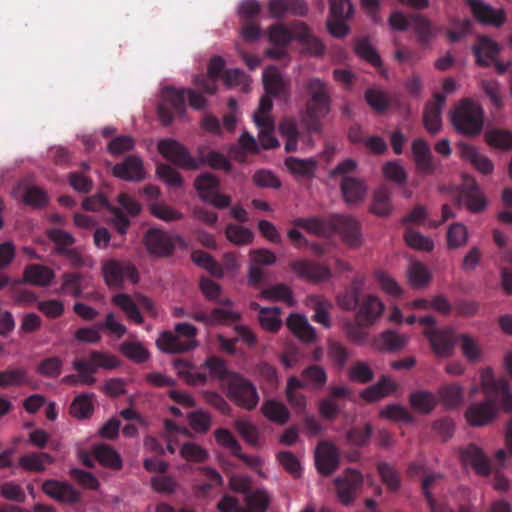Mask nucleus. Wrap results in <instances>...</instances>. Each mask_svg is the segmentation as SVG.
Here are the masks:
<instances>
[{
  "label": "nucleus",
  "instance_id": "obj_47",
  "mask_svg": "<svg viewBox=\"0 0 512 512\" xmlns=\"http://www.w3.org/2000/svg\"><path fill=\"white\" fill-rule=\"evenodd\" d=\"M279 132L286 138L285 151L295 152L297 149V142L300 138L298 124L294 118H285L279 124Z\"/></svg>",
  "mask_w": 512,
  "mask_h": 512
},
{
  "label": "nucleus",
  "instance_id": "obj_57",
  "mask_svg": "<svg viewBox=\"0 0 512 512\" xmlns=\"http://www.w3.org/2000/svg\"><path fill=\"white\" fill-rule=\"evenodd\" d=\"M404 239L407 245L415 250L431 252L434 249V241L414 229L408 228Z\"/></svg>",
  "mask_w": 512,
  "mask_h": 512
},
{
  "label": "nucleus",
  "instance_id": "obj_16",
  "mask_svg": "<svg viewBox=\"0 0 512 512\" xmlns=\"http://www.w3.org/2000/svg\"><path fill=\"white\" fill-rule=\"evenodd\" d=\"M267 9L271 18L282 20L288 14L295 17H305L309 12L305 0H270Z\"/></svg>",
  "mask_w": 512,
  "mask_h": 512
},
{
  "label": "nucleus",
  "instance_id": "obj_31",
  "mask_svg": "<svg viewBox=\"0 0 512 512\" xmlns=\"http://www.w3.org/2000/svg\"><path fill=\"white\" fill-rule=\"evenodd\" d=\"M54 278L55 272L42 264H29L23 271V281L39 287L49 286Z\"/></svg>",
  "mask_w": 512,
  "mask_h": 512
},
{
  "label": "nucleus",
  "instance_id": "obj_21",
  "mask_svg": "<svg viewBox=\"0 0 512 512\" xmlns=\"http://www.w3.org/2000/svg\"><path fill=\"white\" fill-rule=\"evenodd\" d=\"M411 148L417 171L424 175L433 174L436 163L428 143L422 138H417L413 140Z\"/></svg>",
  "mask_w": 512,
  "mask_h": 512
},
{
  "label": "nucleus",
  "instance_id": "obj_38",
  "mask_svg": "<svg viewBox=\"0 0 512 512\" xmlns=\"http://www.w3.org/2000/svg\"><path fill=\"white\" fill-rule=\"evenodd\" d=\"M62 284L59 293L79 298L86 288L85 276L79 272H65L62 276Z\"/></svg>",
  "mask_w": 512,
  "mask_h": 512
},
{
  "label": "nucleus",
  "instance_id": "obj_8",
  "mask_svg": "<svg viewBox=\"0 0 512 512\" xmlns=\"http://www.w3.org/2000/svg\"><path fill=\"white\" fill-rule=\"evenodd\" d=\"M224 389L226 396L242 409L252 411L259 403L260 397L256 386L241 374L232 376Z\"/></svg>",
  "mask_w": 512,
  "mask_h": 512
},
{
  "label": "nucleus",
  "instance_id": "obj_12",
  "mask_svg": "<svg viewBox=\"0 0 512 512\" xmlns=\"http://www.w3.org/2000/svg\"><path fill=\"white\" fill-rule=\"evenodd\" d=\"M105 281L110 287H120L124 280L137 283L139 273L135 265L130 262L109 260L103 265Z\"/></svg>",
  "mask_w": 512,
  "mask_h": 512
},
{
  "label": "nucleus",
  "instance_id": "obj_56",
  "mask_svg": "<svg viewBox=\"0 0 512 512\" xmlns=\"http://www.w3.org/2000/svg\"><path fill=\"white\" fill-rule=\"evenodd\" d=\"M93 411L92 395H79L70 405V413L77 419H87L92 415Z\"/></svg>",
  "mask_w": 512,
  "mask_h": 512
},
{
  "label": "nucleus",
  "instance_id": "obj_55",
  "mask_svg": "<svg viewBox=\"0 0 512 512\" xmlns=\"http://www.w3.org/2000/svg\"><path fill=\"white\" fill-rule=\"evenodd\" d=\"M448 249H457L466 245L469 233L467 227L459 222L449 226L446 234Z\"/></svg>",
  "mask_w": 512,
  "mask_h": 512
},
{
  "label": "nucleus",
  "instance_id": "obj_62",
  "mask_svg": "<svg viewBox=\"0 0 512 512\" xmlns=\"http://www.w3.org/2000/svg\"><path fill=\"white\" fill-rule=\"evenodd\" d=\"M450 28L446 31L450 42L456 43L466 37L472 29V22L469 19H452Z\"/></svg>",
  "mask_w": 512,
  "mask_h": 512
},
{
  "label": "nucleus",
  "instance_id": "obj_29",
  "mask_svg": "<svg viewBox=\"0 0 512 512\" xmlns=\"http://www.w3.org/2000/svg\"><path fill=\"white\" fill-rule=\"evenodd\" d=\"M263 84L267 94L275 97H288L289 83L275 66H270L264 70Z\"/></svg>",
  "mask_w": 512,
  "mask_h": 512
},
{
  "label": "nucleus",
  "instance_id": "obj_45",
  "mask_svg": "<svg viewBox=\"0 0 512 512\" xmlns=\"http://www.w3.org/2000/svg\"><path fill=\"white\" fill-rule=\"evenodd\" d=\"M255 125L259 129L258 138L263 149H273L279 146V142L274 136L273 118H257Z\"/></svg>",
  "mask_w": 512,
  "mask_h": 512
},
{
  "label": "nucleus",
  "instance_id": "obj_40",
  "mask_svg": "<svg viewBox=\"0 0 512 512\" xmlns=\"http://www.w3.org/2000/svg\"><path fill=\"white\" fill-rule=\"evenodd\" d=\"M436 396L438 403L440 402L445 408H456L463 401V388L456 383L445 384L438 389Z\"/></svg>",
  "mask_w": 512,
  "mask_h": 512
},
{
  "label": "nucleus",
  "instance_id": "obj_61",
  "mask_svg": "<svg viewBox=\"0 0 512 512\" xmlns=\"http://www.w3.org/2000/svg\"><path fill=\"white\" fill-rule=\"evenodd\" d=\"M355 53L373 66L381 65V58L367 38L358 39L354 46Z\"/></svg>",
  "mask_w": 512,
  "mask_h": 512
},
{
  "label": "nucleus",
  "instance_id": "obj_26",
  "mask_svg": "<svg viewBox=\"0 0 512 512\" xmlns=\"http://www.w3.org/2000/svg\"><path fill=\"white\" fill-rule=\"evenodd\" d=\"M461 460L465 464H470L477 474L488 476L491 472V464L489 458L483 450L475 444H469L461 450Z\"/></svg>",
  "mask_w": 512,
  "mask_h": 512
},
{
  "label": "nucleus",
  "instance_id": "obj_48",
  "mask_svg": "<svg viewBox=\"0 0 512 512\" xmlns=\"http://www.w3.org/2000/svg\"><path fill=\"white\" fill-rule=\"evenodd\" d=\"M361 300V283L358 280H353L349 289L337 295L338 305L347 311H352L358 308Z\"/></svg>",
  "mask_w": 512,
  "mask_h": 512
},
{
  "label": "nucleus",
  "instance_id": "obj_41",
  "mask_svg": "<svg viewBox=\"0 0 512 512\" xmlns=\"http://www.w3.org/2000/svg\"><path fill=\"white\" fill-rule=\"evenodd\" d=\"M391 195V190L388 187H379L373 194L371 212L381 217L388 216L393 210Z\"/></svg>",
  "mask_w": 512,
  "mask_h": 512
},
{
  "label": "nucleus",
  "instance_id": "obj_33",
  "mask_svg": "<svg viewBox=\"0 0 512 512\" xmlns=\"http://www.w3.org/2000/svg\"><path fill=\"white\" fill-rule=\"evenodd\" d=\"M461 157L469 161L478 171L483 174H489L493 171V163L485 155L478 152V150L471 144L459 143L458 145Z\"/></svg>",
  "mask_w": 512,
  "mask_h": 512
},
{
  "label": "nucleus",
  "instance_id": "obj_52",
  "mask_svg": "<svg viewBox=\"0 0 512 512\" xmlns=\"http://www.w3.org/2000/svg\"><path fill=\"white\" fill-rule=\"evenodd\" d=\"M301 376L305 380L307 387L315 390L322 389L328 380L326 370L320 365H309L302 371Z\"/></svg>",
  "mask_w": 512,
  "mask_h": 512
},
{
  "label": "nucleus",
  "instance_id": "obj_15",
  "mask_svg": "<svg viewBox=\"0 0 512 512\" xmlns=\"http://www.w3.org/2000/svg\"><path fill=\"white\" fill-rule=\"evenodd\" d=\"M464 2L470 7L475 19L481 24L500 27L506 21V14L503 9H495L482 0H464Z\"/></svg>",
  "mask_w": 512,
  "mask_h": 512
},
{
  "label": "nucleus",
  "instance_id": "obj_2",
  "mask_svg": "<svg viewBox=\"0 0 512 512\" xmlns=\"http://www.w3.org/2000/svg\"><path fill=\"white\" fill-rule=\"evenodd\" d=\"M294 225L305 229L307 232L328 237L337 232L343 241L350 246H358L361 243L360 225L356 219L348 215H331L326 219L319 217L297 218Z\"/></svg>",
  "mask_w": 512,
  "mask_h": 512
},
{
  "label": "nucleus",
  "instance_id": "obj_36",
  "mask_svg": "<svg viewBox=\"0 0 512 512\" xmlns=\"http://www.w3.org/2000/svg\"><path fill=\"white\" fill-rule=\"evenodd\" d=\"M341 192L347 203L355 204L364 199L367 189L362 180L346 176L341 182Z\"/></svg>",
  "mask_w": 512,
  "mask_h": 512
},
{
  "label": "nucleus",
  "instance_id": "obj_58",
  "mask_svg": "<svg viewBox=\"0 0 512 512\" xmlns=\"http://www.w3.org/2000/svg\"><path fill=\"white\" fill-rule=\"evenodd\" d=\"M23 202L33 208H43L48 204L49 196L43 188L29 185L24 190Z\"/></svg>",
  "mask_w": 512,
  "mask_h": 512
},
{
  "label": "nucleus",
  "instance_id": "obj_24",
  "mask_svg": "<svg viewBox=\"0 0 512 512\" xmlns=\"http://www.w3.org/2000/svg\"><path fill=\"white\" fill-rule=\"evenodd\" d=\"M157 347L165 353H183L197 346L196 340L182 339L176 332L164 331L156 341Z\"/></svg>",
  "mask_w": 512,
  "mask_h": 512
},
{
  "label": "nucleus",
  "instance_id": "obj_6",
  "mask_svg": "<svg viewBox=\"0 0 512 512\" xmlns=\"http://www.w3.org/2000/svg\"><path fill=\"white\" fill-rule=\"evenodd\" d=\"M451 122L455 130L463 135H479L484 126L483 108L473 99L464 98L451 112Z\"/></svg>",
  "mask_w": 512,
  "mask_h": 512
},
{
  "label": "nucleus",
  "instance_id": "obj_4",
  "mask_svg": "<svg viewBox=\"0 0 512 512\" xmlns=\"http://www.w3.org/2000/svg\"><path fill=\"white\" fill-rule=\"evenodd\" d=\"M186 96L193 109L202 110L206 106L203 95L190 88L176 89L169 86L162 90L161 100L157 105V115L164 126L171 125L175 118L185 115Z\"/></svg>",
  "mask_w": 512,
  "mask_h": 512
},
{
  "label": "nucleus",
  "instance_id": "obj_37",
  "mask_svg": "<svg viewBox=\"0 0 512 512\" xmlns=\"http://www.w3.org/2000/svg\"><path fill=\"white\" fill-rule=\"evenodd\" d=\"M93 456L99 464L111 470H120L123 466L120 454L109 445H95L93 448Z\"/></svg>",
  "mask_w": 512,
  "mask_h": 512
},
{
  "label": "nucleus",
  "instance_id": "obj_44",
  "mask_svg": "<svg viewBox=\"0 0 512 512\" xmlns=\"http://www.w3.org/2000/svg\"><path fill=\"white\" fill-rule=\"evenodd\" d=\"M261 412L270 421L283 425L288 422L290 413L287 407L276 400H266L262 407Z\"/></svg>",
  "mask_w": 512,
  "mask_h": 512
},
{
  "label": "nucleus",
  "instance_id": "obj_35",
  "mask_svg": "<svg viewBox=\"0 0 512 512\" xmlns=\"http://www.w3.org/2000/svg\"><path fill=\"white\" fill-rule=\"evenodd\" d=\"M438 404L437 396L428 390H417L410 394L409 405L417 413L430 414Z\"/></svg>",
  "mask_w": 512,
  "mask_h": 512
},
{
  "label": "nucleus",
  "instance_id": "obj_42",
  "mask_svg": "<svg viewBox=\"0 0 512 512\" xmlns=\"http://www.w3.org/2000/svg\"><path fill=\"white\" fill-rule=\"evenodd\" d=\"M204 366L209 370L210 375L213 378L222 381L224 388L229 384L232 376H237L239 374L229 370L225 361L216 356L208 357L204 362Z\"/></svg>",
  "mask_w": 512,
  "mask_h": 512
},
{
  "label": "nucleus",
  "instance_id": "obj_3",
  "mask_svg": "<svg viewBox=\"0 0 512 512\" xmlns=\"http://www.w3.org/2000/svg\"><path fill=\"white\" fill-rule=\"evenodd\" d=\"M304 88L309 98L305 109L300 114V123L308 134H320L322 119L331 110V98L327 84L319 78H311L306 82Z\"/></svg>",
  "mask_w": 512,
  "mask_h": 512
},
{
  "label": "nucleus",
  "instance_id": "obj_14",
  "mask_svg": "<svg viewBox=\"0 0 512 512\" xmlns=\"http://www.w3.org/2000/svg\"><path fill=\"white\" fill-rule=\"evenodd\" d=\"M340 464L338 448L329 441H321L315 450V465L323 476L331 475Z\"/></svg>",
  "mask_w": 512,
  "mask_h": 512
},
{
  "label": "nucleus",
  "instance_id": "obj_53",
  "mask_svg": "<svg viewBox=\"0 0 512 512\" xmlns=\"http://www.w3.org/2000/svg\"><path fill=\"white\" fill-rule=\"evenodd\" d=\"M29 383L26 369L17 367L0 371V387L23 386Z\"/></svg>",
  "mask_w": 512,
  "mask_h": 512
},
{
  "label": "nucleus",
  "instance_id": "obj_28",
  "mask_svg": "<svg viewBox=\"0 0 512 512\" xmlns=\"http://www.w3.org/2000/svg\"><path fill=\"white\" fill-rule=\"evenodd\" d=\"M42 490L57 501L76 503L80 500V493L68 483L46 480L42 485Z\"/></svg>",
  "mask_w": 512,
  "mask_h": 512
},
{
  "label": "nucleus",
  "instance_id": "obj_64",
  "mask_svg": "<svg viewBox=\"0 0 512 512\" xmlns=\"http://www.w3.org/2000/svg\"><path fill=\"white\" fill-rule=\"evenodd\" d=\"M486 142L496 148L509 150L512 148V133L504 130H490L485 134Z\"/></svg>",
  "mask_w": 512,
  "mask_h": 512
},
{
  "label": "nucleus",
  "instance_id": "obj_59",
  "mask_svg": "<svg viewBox=\"0 0 512 512\" xmlns=\"http://www.w3.org/2000/svg\"><path fill=\"white\" fill-rule=\"evenodd\" d=\"M227 239L235 245H247L253 241V232L244 226L228 224L225 229Z\"/></svg>",
  "mask_w": 512,
  "mask_h": 512
},
{
  "label": "nucleus",
  "instance_id": "obj_11",
  "mask_svg": "<svg viewBox=\"0 0 512 512\" xmlns=\"http://www.w3.org/2000/svg\"><path fill=\"white\" fill-rule=\"evenodd\" d=\"M458 205H464L471 213H480L487 207V200L474 178H466L458 187Z\"/></svg>",
  "mask_w": 512,
  "mask_h": 512
},
{
  "label": "nucleus",
  "instance_id": "obj_7",
  "mask_svg": "<svg viewBox=\"0 0 512 512\" xmlns=\"http://www.w3.org/2000/svg\"><path fill=\"white\" fill-rule=\"evenodd\" d=\"M418 322L425 326L424 335L428 339L433 352L438 357H450L455 345L454 330L450 327L436 328V319L431 315L419 318Z\"/></svg>",
  "mask_w": 512,
  "mask_h": 512
},
{
  "label": "nucleus",
  "instance_id": "obj_10",
  "mask_svg": "<svg viewBox=\"0 0 512 512\" xmlns=\"http://www.w3.org/2000/svg\"><path fill=\"white\" fill-rule=\"evenodd\" d=\"M159 153L169 162L184 170H197L199 168L198 159L194 158L187 148L179 141L166 138L157 144Z\"/></svg>",
  "mask_w": 512,
  "mask_h": 512
},
{
  "label": "nucleus",
  "instance_id": "obj_39",
  "mask_svg": "<svg viewBox=\"0 0 512 512\" xmlns=\"http://www.w3.org/2000/svg\"><path fill=\"white\" fill-rule=\"evenodd\" d=\"M54 458L45 452L29 453L19 457V466L29 472H42L48 464L53 463Z\"/></svg>",
  "mask_w": 512,
  "mask_h": 512
},
{
  "label": "nucleus",
  "instance_id": "obj_13",
  "mask_svg": "<svg viewBox=\"0 0 512 512\" xmlns=\"http://www.w3.org/2000/svg\"><path fill=\"white\" fill-rule=\"evenodd\" d=\"M363 483V477L357 470L348 468L334 480L337 496L343 505L351 504Z\"/></svg>",
  "mask_w": 512,
  "mask_h": 512
},
{
  "label": "nucleus",
  "instance_id": "obj_9",
  "mask_svg": "<svg viewBox=\"0 0 512 512\" xmlns=\"http://www.w3.org/2000/svg\"><path fill=\"white\" fill-rule=\"evenodd\" d=\"M143 242L148 253L159 258L172 256L177 246H186L185 240L180 236L171 235L159 228L148 229Z\"/></svg>",
  "mask_w": 512,
  "mask_h": 512
},
{
  "label": "nucleus",
  "instance_id": "obj_43",
  "mask_svg": "<svg viewBox=\"0 0 512 512\" xmlns=\"http://www.w3.org/2000/svg\"><path fill=\"white\" fill-rule=\"evenodd\" d=\"M260 296L265 300L282 301L289 307H293L296 303L291 288L283 283L263 289Z\"/></svg>",
  "mask_w": 512,
  "mask_h": 512
},
{
  "label": "nucleus",
  "instance_id": "obj_25",
  "mask_svg": "<svg viewBox=\"0 0 512 512\" xmlns=\"http://www.w3.org/2000/svg\"><path fill=\"white\" fill-rule=\"evenodd\" d=\"M446 98L441 93L434 94V100L426 104L423 115V124L431 134L439 132L442 126L441 112Z\"/></svg>",
  "mask_w": 512,
  "mask_h": 512
},
{
  "label": "nucleus",
  "instance_id": "obj_18",
  "mask_svg": "<svg viewBox=\"0 0 512 512\" xmlns=\"http://www.w3.org/2000/svg\"><path fill=\"white\" fill-rule=\"evenodd\" d=\"M384 304L375 295L363 296L358 305L356 321L360 326H370L382 315Z\"/></svg>",
  "mask_w": 512,
  "mask_h": 512
},
{
  "label": "nucleus",
  "instance_id": "obj_50",
  "mask_svg": "<svg viewBox=\"0 0 512 512\" xmlns=\"http://www.w3.org/2000/svg\"><path fill=\"white\" fill-rule=\"evenodd\" d=\"M112 302L121 308L130 320L136 324L143 323L141 312L130 295L125 293L116 294L113 296Z\"/></svg>",
  "mask_w": 512,
  "mask_h": 512
},
{
  "label": "nucleus",
  "instance_id": "obj_51",
  "mask_svg": "<svg viewBox=\"0 0 512 512\" xmlns=\"http://www.w3.org/2000/svg\"><path fill=\"white\" fill-rule=\"evenodd\" d=\"M455 343L458 341L463 356L469 362H477L482 358L483 352L479 343L468 334H460L456 337L454 334Z\"/></svg>",
  "mask_w": 512,
  "mask_h": 512
},
{
  "label": "nucleus",
  "instance_id": "obj_5",
  "mask_svg": "<svg viewBox=\"0 0 512 512\" xmlns=\"http://www.w3.org/2000/svg\"><path fill=\"white\" fill-rule=\"evenodd\" d=\"M268 39L274 46L288 47L297 40L311 55L320 56L324 52L321 40L315 37L305 22L294 20L289 26L278 22L268 29Z\"/></svg>",
  "mask_w": 512,
  "mask_h": 512
},
{
  "label": "nucleus",
  "instance_id": "obj_17",
  "mask_svg": "<svg viewBox=\"0 0 512 512\" xmlns=\"http://www.w3.org/2000/svg\"><path fill=\"white\" fill-rule=\"evenodd\" d=\"M115 177L127 182H139L145 178L143 161L136 155H129L112 168Z\"/></svg>",
  "mask_w": 512,
  "mask_h": 512
},
{
  "label": "nucleus",
  "instance_id": "obj_1",
  "mask_svg": "<svg viewBox=\"0 0 512 512\" xmlns=\"http://www.w3.org/2000/svg\"><path fill=\"white\" fill-rule=\"evenodd\" d=\"M482 386L485 394H493L495 397L487 396L484 401L473 403L467 408L465 417L473 427L485 426L497 417V399L505 412H512V392L506 380L496 379L492 369L488 368L482 375Z\"/></svg>",
  "mask_w": 512,
  "mask_h": 512
},
{
  "label": "nucleus",
  "instance_id": "obj_20",
  "mask_svg": "<svg viewBox=\"0 0 512 512\" xmlns=\"http://www.w3.org/2000/svg\"><path fill=\"white\" fill-rule=\"evenodd\" d=\"M290 267L298 277L308 281L318 282L331 277V271L328 267L307 259L295 260L291 262Z\"/></svg>",
  "mask_w": 512,
  "mask_h": 512
},
{
  "label": "nucleus",
  "instance_id": "obj_30",
  "mask_svg": "<svg viewBox=\"0 0 512 512\" xmlns=\"http://www.w3.org/2000/svg\"><path fill=\"white\" fill-rule=\"evenodd\" d=\"M411 27L421 47H430L435 33L432 22L423 14H410Z\"/></svg>",
  "mask_w": 512,
  "mask_h": 512
},
{
  "label": "nucleus",
  "instance_id": "obj_46",
  "mask_svg": "<svg viewBox=\"0 0 512 512\" xmlns=\"http://www.w3.org/2000/svg\"><path fill=\"white\" fill-rule=\"evenodd\" d=\"M194 187L199 197L206 201L210 196L219 190L220 181L217 176L212 173L205 172L196 177Z\"/></svg>",
  "mask_w": 512,
  "mask_h": 512
},
{
  "label": "nucleus",
  "instance_id": "obj_49",
  "mask_svg": "<svg viewBox=\"0 0 512 512\" xmlns=\"http://www.w3.org/2000/svg\"><path fill=\"white\" fill-rule=\"evenodd\" d=\"M285 166L295 176L310 178L314 176L317 162L314 159L288 157L285 159Z\"/></svg>",
  "mask_w": 512,
  "mask_h": 512
},
{
  "label": "nucleus",
  "instance_id": "obj_19",
  "mask_svg": "<svg viewBox=\"0 0 512 512\" xmlns=\"http://www.w3.org/2000/svg\"><path fill=\"white\" fill-rule=\"evenodd\" d=\"M500 51V45L486 35L478 36L475 44L472 46L476 64L484 68L489 67L491 61H495L498 58Z\"/></svg>",
  "mask_w": 512,
  "mask_h": 512
},
{
  "label": "nucleus",
  "instance_id": "obj_63",
  "mask_svg": "<svg viewBox=\"0 0 512 512\" xmlns=\"http://www.w3.org/2000/svg\"><path fill=\"white\" fill-rule=\"evenodd\" d=\"M348 378L352 382L366 384L374 379V372L367 363L358 361L349 368Z\"/></svg>",
  "mask_w": 512,
  "mask_h": 512
},
{
  "label": "nucleus",
  "instance_id": "obj_32",
  "mask_svg": "<svg viewBox=\"0 0 512 512\" xmlns=\"http://www.w3.org/2000/svg\"><path fill=\"white\" fill-rule=\"evenodd\" d=\"M397 387L398 384L395 381L383 375L376 384L364 389L360 397L368 403H374L396 391Z\"/></svg>",
  "mask_w": 512,
  "mask_h": 512
},
{
  "label": "nucleus",
  "instance_id": "obj_60",
  "mask_svg": "<svg viewBox=\"0 0 512 512\" xmlns=\"http://www.w3.org/2000/svg\"><path fill=\"white\" fill-rule=\"evenodd\" d=\"M280 313L281 309L277 306L265 309L261 315H258V321L261 327L272 333L277 332L282 326Z\"/></svg>",
  "mask_w": 512,
  "mask_h": 512
},
{
  "label": "nucleus",
  "instance_id": "obj_23",
  "mask_svg": "<svg viewBox=\"0 0 512 512\" xmlns=\"http://www.w3.org/2000/svg\"><path fill=\"white\" fill-rule=\"evenodd\" d=\"M225 67V61L220 56H213L208 65L207 75L200 74L194 77V84L205 93L213 94L217 90V80Z\"/></svg>",
  "mask_w": 512,
  "mask_h": 512
},
{
  "label": "nucleus",
  "instance_id": "obj_54",
  "mask_svg": "<svg viewBox=\"0 0 512 512\" xmlns=\"http://www.w3.org/2000/svg\"><path fill=\"white\" fill-rule=\"evenodd\" d=\"M407 340V337L404 335L388 330L380 335L377 340V346L381 350L394 352L402 349L406 345Z\"/></svg>",
  "mask_w": 512,
  "mask_h": 512
},
{
  "label": "nucleus",
  "instance_id": "obj_27",
  "mask_svg": "<svg viewBox=\"0 0 512 512\" xmlns=\"http://www.w3.org/2000/svg\"><path fill=\"white\" fill-rule=\"evenodd\" d=\"M216 442L227 449H230L231 453L242 460L245 464L249 466H256L259 463V460L256 457L249 456L243 454L241 452V445L238 443L234 435L225 428H218L214 432Z\"/></svg>",
  "mask_w": 512,
  "mask_h": 512
},
{
  "label": "nucleus",
  "instance_id": "obj_34",
  "mask_svg": "<svg viewBox=\"0 0 512 512\" xmlns=\"http://www.w3.org/2000/svg\"><path fill=\"white\" fill-rule=\"evenodd\" d=\"M286 325L299 340L306 343L316 340L315 329L309 324L306 317L300 314H291L286 320Z\"/></svg>",
  "mask_w": 512,
  "mask_h": 512
},
{
  "label": "nucleus",
  "instance_id": "obj_22",
  "mask_svg": "<svg viewBox=\"0 0 512 512\" xmlns=\"http://www.w3.org/2000/svg\"><path fill=\"white\" fill-rule=\"evenodd\" d=\"M188 316L206 325L230 324L241 319V315L238 312L225 308H214L210 313L198 309Z\"/></svg>",
  "mask_w": 512,
  "mask_h": 512
}]
</instances>
